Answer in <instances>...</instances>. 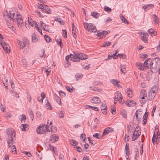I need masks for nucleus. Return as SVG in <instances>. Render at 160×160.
Segmentation results:
<instances>
[{
    "mask_svg": "<svg viewBox=\"0 0 160 160\" xmlns=\"http://www.w3.org/2000/svg\"><path fill=\"white\" fill-rule=\"evenodd\" d=\"M2 82L4 84V86L5 87L6 89H8V82L7 79L5 78H2Z\"/></svg>",
    "mask_w": 160,
    "mask_h": 160,
    "instance_id": "nucleus-23",
    "label": "nucleus"
},
{
    "mask_svg": "<svg viewBox=\"0 0 160 160\" xmlns=\"http://www.w3.org/2000/svg\"><path fill=\"white\" fill-rule=\"evenodd\" d=\"M56 42L57 44L60 46L61 48H62L63 46V44H62V39L61 38H59L58 39L56 40Z\"/></svg>",
    "mask_w": 160,
    "mask_h": 160,
    "instance_id": "nucleus-38",
    "label": "nucleus"
},
{
    "mask_svg": "<svg viewBox=\"0 0 160 160\" xmlns=\"http://www.w3.org/2000/svg\"><path fill=\"white\" fill-rule=\"evenodd\" d=\"M70 143L71 144V145L73 146H76L78 143L77 141L73 139H72L70 141Z\"/></svg>",
    "mask_w": 160,
    "mask_h": 160,
    "instance_id": "nucleus-39",
    "label": "nucleus"
},
{
    "mask_svg": "<svg viewBox=\"0 0 160 160\" xmlns=\"http://www.w3.org/2000/svg\"><path fill=\"white\" fill-rule=\"evenodd\" d=\"M81 138L82 139H83V140L84 142H85V140H86V135H85V134H82L80 136Z\"/></svg>",
    "mask_w": 160,
    "mask_h": 160,
    "instance_id": "nucleus-59",
    "label": "nucleus"
},
{
    "mask_svg": "<svg viewBox=\"0 0 160 160\" xmlns=\"http://www.w3.org/2000/svg\"><path fill=\"white\" fill-rule=\"evenodd\" d=\"M84 27L88 32H95L96 30V28L93 24L88 23L87 22H84L83 23Z\"/></svg>",
    "mask_w": 160,
    "mask_h": 160,
    "instance_id": "nucleus-5",
    "label": "nucleus"
},
{
    "mask_svg": "<svg viewBox=\"0 0 160 160\" xmlns=\"http://www.w3.org/2000/svg\"><path fill=\"white\" fill-rule=\"evenodd\" d=\"M46 95L43 92H42L41 94V98L40 99V96H39L38 97V101L42 103L43 102V99L45 98Z\"/></svg>",
    "mask_w": 160,
    "mask_h": 160,
    "instance_id": "nucleus-18",
    "label": "nucleus"
},
{
    "mask_svg": "<svg viewBox=\"0 0 160 160\" xmlns=\"http://www.w3.org/2000/svg\"><path fill=\"white\" fill-rule=\"evenodd\" d=\"M59 95L61 96L62 97H64L66 96V94L62 91L59 92Z\"/></svg>",
    "mask_w": 160,
    "mask_h": 160,
    "instance_id": "nucleus-61",
    "label": "nucleus"
},
{
    "mask_svg": "<svg viewBox=\"0 0 160 160\" xmlns=\"http://www.w3.org/2000/svg\"><path fill=\"white\" fill-rule=\"evenodd\" d=\"M157 91V90L156 86H154L150 90L149 92H152V93H154V94H156Z\"/></svg>",
    "mask_w": 160,
    "mask_h": 160,
    "instance_id": "nucleus-33",
    "label": "nucleus"
},
{
    "mask_svg": "<svg viewBox=\"0 0 160 160\" xmlns=\"http://www.w3.org/2000/svg\"><path fill=\"white\" fill-rule=\"evenodd\" d=\"M12 152L14 153H15L16 152V148L15 145H13L12 146Z\"/></svg>",
    "mask_w": 160,
    "mask_h": 160,
    "instance_id": "nucleus-57",
    "label": "nucleus"
},
{
    "mask_svg": "<svg viewBox=\"0 0 160 160\" xmlns=\"http://www.w3.org/2000/svg\"><path fill=\"white\" fill-rule=\"evenodd\" d=\"M111 82L115 86H117L118 87H119V85L118 84L119 82H118L117 80L112 79L111 80Z\"/></svg>",
    "mask_w": 160,
    "mask_h": 160,
    "instance_id": "nucleus-26",
    "label": "nucleus"
},
{
    "mask_svg": "<svg viewBox=\"0 0 160 160\" xmlns=\"http://www.w3.org/2000/svg\"><path fill=\"white\" fill-rule=\"evenodd\" d=\"M86 108L88 109L89 108H91L92 110H94L95 111H98V108L97 107L91 106L90 105H86Z\"/></svg>",
    "mask_w": 160,
    "mask_h": 160,
    "instance_id": "nucleus-29",
    "label": "nucleus"
},
{
    "mask_svg": "<svg viewBox=\"0 0 160 160\" xmlns=\"http://www.w3.org/2000/svg\"><path fill=\"white\" fill-rule=\"evenodd\" d=\"M6 14H4L5 19L8 23L12 25L15 22H17L18 27L21 28L24 25V23L22 17L20 15L12 9H10L8 12H6Z\"/></svg>",
    "mask_w": 160,
    "mask_h": 160,
    "instance_id": "nucleus-1",
    "label": "nucleus"
},
{
    "mask_svg": "<svg viewBox=\"0 0 160 160\" xmlns=\"http://www.w3.org/2000/svg\"><path fill=\"white\" fill-rule=\"evenodd\" d=\"M59 137L55 134H53L50 138V141L52 143L54 142L58 141Z\"/></svg>",
    "mask_w": 160,
    "mask_h": 160,
    "instance_id": "nucleus-15",
    "label": "nucleus"
},
{
    "mask_svg": "<svg viewBox=\"0 0 160 160\" xmlns=\"http://www.w3.org/2000/svg\"><path fill=\"white\" fill-rule=\"evenodd\" d=\"M148 32L150 35L152 36H154L157 34V32L152 28L149 29L148 30Z\"/></svg>",
    "mask_w": 160,
    "mask_h": 160,
    "instance_id": "nucleus-24",
    "label": "nucleus"
},
{
    "mask_svg": "<svg viewBox=\"0 0 160 160\" xmlns=\"http://www.w3.org/2000/svg\"><path fill=\"white\" fill-rule=\"evenodd\" d=\"M59 116L60 118H62L64 117V115L62 111L60 110L59 111Z\"/></svg>",
    "mask_w": 160,
    "mask_h": 160,
    "instance_id": "nucleus-53",
    "label": "nucleus"
},
{
    "mask_svg": "<svg viewBox=\"0 0 160 160\" xmlns=\"http://www.w3.org/2000/svg\"><path fill=\"white\" fill-rule=\"evenodd\" d=\"M88 140L91 145H94L95 144V142L93 140H91V138L90 137L88 138Z\"/></svg>",
    "mask_w": 160,
    "mask_h": 160,
    "instance_id": "nucleus-48",
    "label": "nucleus"
},
{
    "mask_svg": "<svg viewBox=\"0 0 160 160\" xmlns=\"http://www.w3.org/2000/svg\"><path fill=\"white\" fill-rule=\"evenodd\" d=\"M121 71L123 74H125L127 70L126 69V67L123 65H121Z\"/></svg>",
    "mask_w": 160,
    "mask_h": 160,
    "instance_id": "nucleus-31",
    "label": "nucleus"
},
{
    "mask_svg": "<svg viewBox=\"0 0 160 160\" xmlns=\"http://www.w3.org/2000/svg\"><path fill=\"white\" fill-rule=\"evenodd\" d=\"M43 11L48 14H50L51 13L52 11L50 8L48 6L45 5L43 9Z\"/></svg>",
    "mask_w": 160,
    "mask_h": 160,
    "instance_id": "nucleus-19",
    "label": "nucleus"
},
{
    "mask_svg": "<svg viewBox=\"0 0 160 160\" xmlns=\"http://www.w3.org/2000/svg\"><path fill=\"white\" fill-rule=\"evenodd\" d=\"M156 94L152 93V92H149L148 93V99L149 100H152L155 97Z\"/></svg>",
    "mask_w": 160,
    "mask_h": 160,
    "instance_id": "nucleus-30",
    "label": "nucleus"
},
{
    "mask_svg": "<svg viewBox=\"0 0 160 160\" xmlns=\"http://www.w3.org/2000/svg\"><path fill=\"white\" fill-rule=\"evenodd\" d=\"M83 76V75L80 73H77L75 77H76V78L77 79V78H82Z\"/></svg>",
    "mask_w": 160,
    "mask_h": 160,
    "instance_id": "nucleus-60",
    "label": "nucleus"
},
{
    "mask_svg": "<svg viewBox=\"0 0 160 160\" xmlns=\"http://www.w3.org/2000/svg\"><path fill=\"white\" fill-rule=\"evenodd\" d=\"M125 104L128 107H133L135 105L136 102L134 101L128 100L127 101Z\"/></svg>",
    "mask_w": 160,
    "mask_h": 160,
    "instance_id": "nucleus-16",
    "label": "nucleus"
},
{
    "mask_svg": "<svg viewBox=\"0 0 160 160\" xmlns=\"http://www.w3.org/2000/svg\"><path fill=\"white\" fill-rule=\"evenodd\" d=\"M121 114L124 118H126L127 117V113L125 110H122L121 111Z\"/></svg>",
    "mask_w": 160,
    "mask_h": 160,
    "instance_id": "nucleus-37",
    "label": "nucleus"
},
{
    "mask_svg": "<svg viewBox=\"0 0 160 160\" xmlns=\"http://www.w3.org/2000/svg\"><path fill=\"white\" fill-rule=\"evenodd\" d=\"M7 135L6 136L8 146L9 148L13 144V141L16 136L15 131L12 128H8L6 129Z\"/></svg>",
    "mask_w": 160,
    "mask_h": 160,
    "instance_id": "nucleus-2",
    "label": "nucleus"
},
{
    "mask_svg": "<svg viewBox=\"0 0 160 160\" xmlns=\"http://www.w3.org/2000/svg\"><path fill=\"white\" fill-rule=\"evenodd\" d=\"M111 112L114 115L115 114L116 112L115 108L112 107Z\"/></svg>",
    "mask_w": 160,
    "mask_h": 160,
    "instance_id": "nucleus-55",
    "label": "nucleus"
},
{
    "mask_svg": "<svg viewBox=\"0 0 160 160\" xmlns=\"http://www.w3.org/2000/svg\"><path fill=\"white\" fill-rule=\"evenodd\" d=\"M153 5L152 4H148L146 6H144L142 7V8L145 10L146 11V9H150L149 7H153Z\"/></svg>",
    "mask_w": 160,
    "mask_h": 160,
    "instance_id": "nucleus-36",
    "label": "nucleus"
},
{
    "mask_svg": "<svg viewBox=\"0 0 160 160\" xmlns=\"http://www.w3.org/2000/svg\"><path fill=\"white\" fill-rule=\"evenodd\" d=\"M154 133H155V135L156 134L157 137H160V132H159V130L158 129H156V130H155V131Z\"/></svg>",
    "mask_w": 160,
    "mask_h": 160,
    "instance_id": "nucleus-56",
    "label": "nucleus"
},
{
    "mask_svg": "<svg viewBox=\"0 0 160 160\" xmlns=\"http://www.w3.org/2000/svg\"><path fill=\"white\" fill-rule=\"evenodd\" d=\"M54 99L56 101L59 105H61L62 102L61 98L56 94L55 93L53 95Z\"/></svg>",
    "mask_w": 160,
    "mask_h": 160,
    "instance_id": "nucleus-17",
    "label": "nucleus"
},
{
    "mask_svg": "<svg viewBox=\"0 0 160 160\" xmlns=\"http://www.w3.org/2000/svg\"><path fill=\"white\" fill-rule=\"evenodd\" d=\"M142 111L141 109H138V110H137L135 113V115L136 117V118L137 119L138 121L140 120V119L139 118V117L138 114H139V112H141Z\"/></svg>",
    "mask_w": 160,
    "mask_h": 160,
    "instance_id": "nucleus-35",
    "label": "nucleus"
},
{
    "mask_svg": "<svg viewBox=\"0 0 160 160\" xmlns=\"http://www.w3.org/2000/svg\"><path fill=\"white\" fill-rule=\"evenodd\" d=\"M28 21L29 24L32 26H33L34 24H35V26L38 25L36 23V22L33 21L31 18H30L29 17H28Z\"/></svg>",
    "mask_w": 160,
    "mask_h": 160,
    "instance_id": "nucleus-20",
    "label": "nucleus"
},
{
    "mask_svg": "<svg viewBox=\"0 0 160 160\" xmlns=\"http://www.w3.org/2000/svg\"><path fill=\"white\" fill-rule=\"evenodd\" d=\"M40 57L42 58H45L46 54H45V50L44 49L41 50L39 52Z\"/></svg>",
    "mask_w": 160,
    "mask_h": 160,
    "instance_id": "nucleus-34",
    "label": "nucleus"
},
{
    "mask_svg": "<svg viewBox=\"0 0 160 160\" xmlns=\"http://www.w3.org/2000/svg\"><path fill=\"white\" fill-rule=\"evenodd\" d=\"M104 10L105 11L108 12H110L111 11V9L107 6H105Z\"/></svg>",
    "mask_w": 160,
    "mask_h": 160,
    "instance_id": "nucleus-54",
    "label": "nucleus"
},
{
    "mask_svg": "<svg viewBox=\"0 0 160 160\" xmlns=\"http://www.w3.org/2000/svg\"><path fill=\"white\" fill-rule=\"evenodd\" d=\"M66 88L68 91H69L70 92H73V90H75V89L73 88H71V87L69 86L66 87Z\"/></svg>",
    "mask_w": 160,
    "mask_h": 160,
    "instance_id": "nucleus-52",
    "label": "nucleus"
},
{
    "mask_svg": "<svg viewBox=\"0 0 160 160\" xmlns=\"http://www.w3.org/2000/svg\"><path fill=\"white\" fill-rule=\"evenodd\" d=\"M154 60H152L151 58H148L146 59L144 62V65L147 66V68H153L155 67H153V62Z\"/></svg>",
    "mask_w": 160,
    "mask_h": 160,
    "instance_id": "nucleus-8",
    "label": "nucleus"
},
{
    "mask_svg": "<svg viewBox=\"0 0 160 160\" xmlns=\"http://www.w3.org/2000/svg\"><path fill=\"white\" fill-rule=\"evenodd\" d=\"M93 136L96 138L99 139L102 138V137L100 136V134L99 133H96L93 134Z\"/></svg>",
    "mask_w": 160,
    "mask_h": 160,
    "instance_id": "nucleus-45",
    "label": "nucleus"
},
{
    "mask_svg": "<svg viewBox=\"0 0 160 160\" xmlns=\"http://www.w3.org/2000/svg\"><path fill=\"white\" fill-rule=\"evenodd\" d=\"M45 6V5L41 4H38V7L39 8H40V9H43L44 8V6Z\"/></svg>",
    "mask_w": 160,
    "mask_h": 160,
    "instance_id": "nucleus-64",
    "label": "nucleus"
},
{
    "mask_svg": "<svg viewBox=\"0 0 160 160\" xmlns=\"http://www.w3.org/2000/svg\"><path fill=\"white\" fill-rule=\"evenodd\" d=\"M129 145L128 143H127L125 145V152H126V154H127V158L128 157V156L129 154Z\"/></svg>",
    "mask_w": 160,
    "mask_h": 160,
    "instance_id": "nucleus-21",
    "label": "nucleus"
},
{
    "mask_svg": "<svg viewBox=\"0 0 160 160\" xmlns=\"http://www.w3.org/2000/svg\"><path fill=\"white\" fill-rule=\"evenodd\" d=\"M0 44L4 51L8 53L9 52V49L8 48L9 46L5 42H0Z\"/></svg>",
    "mask_w": 160,
    "mask_h": 160,
    "instance_id": "nucleus-12",
    "label": "nucleus"
},
{
    "mask_svg": "<svg viewBox=\"0 0 160 160\" xmlns=\"http://www.w3.org/2000/svg\"><path fill=\"white\" fill-rule=\"evenodd\" d=\"M152 17L153 19L154 22L156 24H158L159 23V18L155 14H153Z\"/></svg>",
    "mask_w": 160,
    "mask_h": 160,
    "instance_id": "nucleus-22",
    "label": "nucleus"
},
{
    "mask_svg": "<svg viewBox=\"0 0 160 160\" xmlns=\"http://www.w3.org/2000/svg\"><path fill=\"white\" fill-rule=\"evenodd\" d=\"M127 93L129 97H132V92L131 90L129 88H128Z\"/></svg>",
    "mask_w": 160,
    "mask_h": 160,
    "instance_id": "nucleus-40",
    "label": "nucleus"
},
{
    "mask_svg": "<svg viewBox=\"0 0 160 160\" xmlns=\"http://www.w3.org/2000/svg\"><path fill=\"white\" fill-rule=\"evenodd\" d=\"M5 115V117L7 118H10L11 117V114L8 112L6 113Z\"/></svg>",
    "mask_w": 160,
    "mask_h": 160,
    "instance_id": "nucleus-58",
    "label": "nucleus"
},
{
    "mask_svg": "<svg viewBox=\"0 0 160 160\" xmlns=\"http://www.w3.org/2000/svg\"><path fill=\"white\" fill-rule=\"evenodd\" d=\"M29 112V113L30 118L32 120H33L34 118L33 112L31 110H30Z\"/></svg>",
    "mask_w": 160,
    "mask_h": 160,
    "instance_id": "nucleus-46",
    "label": "nucleus"
},
{
    "mask_svg": "<svg viewBox=\"0 0 160 160\" xmlns=\"http://www.w3.org/2000/svg\"><path fill=\"white\" fill-rule=\"evenodd\" d=\"M140 57L142 58L143 59H145L147 58L148 55L146 54H141Z\"/></svg>",
    "mask_w": 160,
    "mask_h": 160,
    "instance_id": "nucleus-62",
    "label": "nucleus"
},
{
    "mask_svg": "<svg viewBox=\"0 0 160 160\" xmlns=\"http://www.w3.org/2000/svg\"><path fill=\"white\" fill-rule=\"evenodd\" d=\"M92 15L94 18H98L100 16V14L96 12H93L91 13Z\"/></svg>",
    "mask_w": 160,
    "mask_h": 160,
    "instance_id": "nucleus-32",
    "label": "nucleus"
},
{
    "mask_svg": "<svg viewBox=\"0 0 160 160\" xmlns=\"http://www.w3.org/2000/svg\"><path fill=\"white\" fill-rule=\"evenodd\" d=\"M37 130L38 133H44L48 131L47 126L45 125H41L39 126Z\"/></svg>",
    "mask_w": 160,
    "mask_h": 160,
    "instance_id": "nucleus-7",
    "label": "nucleus"
},
{
    "mask_svg": "<svg viewBox=\"0 0 160 160\" xmlns=\"http://www.w3.org/2000/svg\"><path fill=\"white\" fill-rule=\"evenodd\" d=\"M114 131V129L110 127L106 128L104 130L102 133V137L103 136H105L111 132H112Z\"/></svg>",
    "mask_w": 160,
    "mask_h": 160,
    "instance_id": "nucleus-10",
    "label": "nucleus"
},
{
    "mask_svg": "<svg viewBox=\"0 0 160 160\" xmlns=\"http://www.w3.org/2000/svg\"><path fill=\"white\" fill-rule=\"evenodd\" d=\"M19 44L20 45V49H22L29 45V42L27 38H24L22 41L19 42Z\"/></svg>",
    "mask_w": 160,
    "mask_h": 160,
    "instance_id": "nucleus-6",
    "label": "nucleus"
},
{
    "mask_svg": "<svg viewBox=\"0 0 160 160\" xmlns=\"http://www.w3.org/2000/svg\"><path fill=\"white\" fill-rule=\"evenodd\" d=\"M120 18L121 20L123 22L126 24H128V21L123 16H121Z\"/></svg>",
    "mask_w": 160,
    "mask_h": 160,
    "instance_id": "nucleus-47",
    "label": "nucleus"
},
{
    "mask_svg": "<svg viewBox=\"0 0 160 160\" xmlns=\"http://www.w3.org/2000/svg\"><path fill=\"white\" fill-rule=\"evenodd\" d=\"M115 98H116L118 100L119 98H122V96L121 92H117V97H115Z\"/></svg>",
    "mask_w": 160,
    "mask_h": 160,
    "instance_id": "nucleus-49",
    "label": "nucleus"
},
{
    "mask_svg": "<svg viewBox=\"0 0 160 160\" xmlns=\"http://www.w3.org/2000/svg\"><path fill=\"white\" fill-rule=\"evenodd\" d=\"M140 132L138 130V128H136L135 129L134 131L133 132V135H135L138 138L140 136Z\"/></svg>",
    "mask_w": 160,
    "mask_h": 160,
    "instance_id": "nucleus-25",
    "label": "nucleus"
},
{
    "mask_svg": "<svg viewBox=\"0 0 160 160\" xmlns=\"http://www.w3.org/2000/svg\"><path fill=\"white\" fill-rule=\"evenodd\" d=\"M156 135H155V133H154L153 137L152 139V141L153 142V143L154 144H155V143L156 142Z\"/></svg>",
    "mask_w": 160,
    "mask_h": 160,
    "instance_id": "nucleus-63",
    "label": "nucleus"
},
{
    "mask_svg": "<svg viewBox=\"0 0 160 160\" xmlns=\"http://www.w3.org/2000/svg\"><path fill=\"white\" fill-rule=\"evenodd\" d=\"M102 111L103 110H107V106L106 104H102L101 107Z\"/></svg>",
    "mask_w": 160,
    "mask_h": 160,
    "instance_id": "nucleus-51",
    "label": "nucleus"
},
{
    "mask_svg": "<svg viewBox=\"0 0 160 160\" xmlns=\"http://www.w3.org/2000/svg\"><path fill=\"white\" fill-rule=\"evenodd\" d=\"M148 35L147 33L143 32L141 33V38L144 42L147 43L148 42Z\"/></svg>",
    "mask_w": 160,
    "mask_h": 160,
    "instance_id": "nucleus-11",
    "label": "nucleus"
},
{
    "mask_svg": "<svg viewBox=\"0 0 160 160\" xmlns=\"http://www.w3.org/2000/svg\"><path fill=\"white\" fill-rule=\"evenodd\" d=\"M90 102L92 103L98 104L101 102V100L99 98L97 97H93L91 99Z\"/></svg>",
    "mask_w": 160,
    "mask_h": 160,
    "instance_id": "nucleus-14",
    "label": "nucleus"
},
{
    "mask_svg": "<svg viewBox=\"0 0 160 160\" xmlns=\"http://www.w3.org/2000/svg\"><path fill=\"white\" fill-rule=\"evenodd\" d=\"M110 32L109 31H99L97 32V35L98 36L101 37L102 38H104L105 36Z\"/></svg>",
    "mask_w": 160,
    "mask_h": 160,
    "instance_id": "nucleus-9",
    "label": "nucleus"
},
{
    "mask_svg": "<svg viewBox=\"0 0 160 160\" xmlns=\"http://www.w3.org/2000/svg\"><path fill=\"white\" fill-rule=\"evenodd\" d=\"M44 38L46 41L47 42H50L51 41V39L50 37L47 35H44Z\"/></svg>",
    "mask_w": 160,
    "mask_h": 160,
    "instance_id": "nucleus-50",
    "label": "nucleus"
},
{
    "mask_svg": "<svg viewBox=\"0 0 160 160\" xmlns=\"http://www.w3.org/2000/svg\"><path fill=\"white\" fill-rule=\"evenodd\" d=\"M19 118L22 122L23 121L25 122V120H26V117L25 115L22 114L19 116Z\"/></svg>",
    "mask_w": 160,
    "mask_h": 160,
    "instance_id": "nucleus-43",
    "label": "nucleus"
},
{
    "mask_svg": "<svg viewBox=\"0 0 160 160\" xmlns=\"http://www.w3.org/2000/svg\"><path fill=\"white\" fill-rule=\"evenodd\" d=\"M38 39L37 38V35L35 33H33L32 35V41L33 42H37Z\"/></svg>",
    "mask_w": 160,
    "mask_h": 160,
    "instance_id": "nucleus-28",
    "label": "nucleus"
},
{
    "mask_svg": "<svg viewBox=\"0 0 160 160\" xmlns=\"http://www.w3.org/2000/svg\"><path fill=\"white\" fill-rule=\"evenodd\" d=\"M45 105L47 107V109L48 108L49 109L51 110H52V107L50 102L47 100V102L46 103Z\"/></svg>",
    "mask_w": 160,
    "mask_h": 160,
    "instance_id": "nucleus-41",
    "label": "nucleus"
},
{
    "mask_svg": "<svg viewBox=\"0 0 160 160\" xmlns=\"http://www.w3.org/2000/svg\"><path fill=\"white\" fill-rule=\"evenodd\" d=\"M75 54H70V60L73 62H80V59L84 60L88 58V56L84 53H77V54L75 53Z\"/></svg>",
    "mask_w": 160,
    "mask_h": 160,
    "instance_id": "nucleus-3",
    "label": "nucleus"
},
{
    "mask_svg": "<svg viewBox=\"0 0 160 160\" xmlns=\"http://www.w3.org/2000/svg\"><path fill=\"white\" fill-rule=\"evenodd\" d=\"M136 65L138 68L141 70H145L147 69L148 66H145L144 64L142 65L141 63L138 62L136 63Z\"/></svg>",
    "mask_w": 160,
    "mask_h": 160,
    "instance_id": "nucleus-13",
    "label": "nucleus"
},
{
    "mask_svg": "<svg viewBox=\"0 0 160 160\" xmlns=\"http://www.w3.org/2000/svg\"><path fill=\"white\" fill-rule=\"evenodd\" d=\"M111 44V42L107 41L105 43H104L102 45V46L104 47H107L109 46H110Z\"/></svg>",
    "mask_w": 160,
    "mask_h": 160,
    "instance_id": "nucleus-44",
    "label": "nucleus"
},
{
    "mask_svg": "<svg viewBox=\"0 0 160 160\" xmlns=\"http://www.w3.org/2000/svg\"><path fill=\"white\" fill-rule=\"evenodd\" d=\"M55 20L56 21L59 22L61 25H63L64 24V22H63L61 19L60 18H56Z\"/></svg>",
    "mask_w": 160,
    "mask_h": 160,
    "instance_id": "nucleus-42",
    "label": "nucleus"
},
{
    "mask_svg": "<svg viewBox=\"0 0 160 160\" xmlns=\"http://www.w3.org/2000/svg\"><path fill=\"white\" fill-rule=\"evenodd\" d=\"M148 99L147 93L145 90H142L140 92V102L141 104L145 103Z\"/></svg>",
    "mask_w": 160,
    "mask_h": 160,
    "instance_id": "nucleus-4",
    "label": "nucleus"
},
{
    "mask_svg": "<svg viewBox=\"0 0 160 160\" xmlns=\"http://www.w3.org/2000/svg\"><path fill=\"white\" fill-rule=\"evenodd\" d=\"M22 127L21 129L22 131H27L28 129V124H22Z\"/></svg>",
    "mask_w": 160,
    "mask_h": 160,
    "instance_id": "nucleus-27",
    "label": "nucleus"
}]
</instances>
